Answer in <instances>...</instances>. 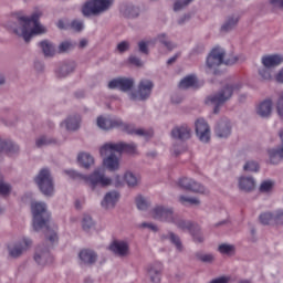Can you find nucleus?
<instances>
[{"label":"nucleus","mask_w":283,"mask_h":283,"mask_svg":"<svg viewBox=\"0 0 283 283\" xmlns=\"http://www.w3.org/2000/svg\"><path fill=\"white\" fill-rule=\"evenodd\" d=\"M231 120H229L227 117H223L217 123L214 127V134L218 136V138H229V136H231Z\"/></svg>","instance_id":"obj_17"},{"label":"nucleus","mask_w":283,"mask_h":283,"mask_svg":"<svg viewBox=\"0 0 283 283\" xmlns=\"http://www.w3.org/2000/svg\"><path fill=\"white\" fill-rule=\"evenodd\" d=\"M54 143H56V142L53 138H50L45 135H42L35 139V146L38 148L48 147V145H52Z\"/></svg>","instance_id":"obj_40"},{"label":"nucleus","mask_w":283,"mask_h":283,"mask_svg":"<svg viewBox=\"0 0 283 283\" xmlns=\"http://www.w3.org/2000/svg\"><path fill=\"white\" fill-rule=\"evenodd\" d=\"M195 258L198 262L203 264H213L216 262V256L212 253H205L202 251L196 252Z\"/></svg>","instance_id":"obj_35"},{"label":"nucleus","mask_w":283,"mask_h":283,"mask_svg":"<svg viewBox=\"0 0 283 283\" xmlns=\"http://www.w3.org/2000/svg\"><path fill=\"white\" fill-rule=\"evenodd\" d=\"M39 46L41 48L46 59H52V56L56 54V49L54 48V44H52V42L48 40H43L42 42H40Z\"/></svg>","instance_id":"obj_32"},{"label":"nucleus","mask_w":283,"mask_h":283,"mask_svg":"<svg viewBox=\"0 0 283 283\" xmlns=\"http://www.w3.org/2000/svg\"><path fill=\"white\" fill-rule=\"evenodd\" d=\"M239 189L241 191H253L255 189V179L253 177H240Z\"/></svg>","instance_id":"obj_30"},{"label":"nucleus","mask_w":283,"mask_h":283,"mask_svg":"<svg viewBox=\"0 0 283 283\" xmlns=\"http://www.w3.org/2000/svg\"><path fill=\"white\" fill-rule=\"evenodd\" d=\"M109 250L115 253V255L125 258V255H129V243L125 241H114L109 245Z\"/></svg>","instance_id":"obj_22"},{"label":"nucleus","mask_w":283,"mask_h":283,"mask_svg":"<svg viewBox=\"0 0 283 283\" xmlns=\"http://www.w3.org/2000/svg\"><path fill=\"white\" fill-rule=\"evenodd\" d=\"M193 0H177L174 6L175 12H180L184 8H187Z\"/></svg>","instance_id":"obj_51"},{"label":"nucleus","mask_w":283,"mask_h":283,"mask_svg":"<svg viewBox=\"0 0 283 283\" xmlns=\"http://www.w3.org/2000/svg\"><path fill=\"white\" fill-rule=\"evenodd\" d=\"M136 85L134 77H117L108 82V90H118L119 92H132Z\"/></svg>","instance_id":"obj_12"},{"label":"nucleus","mask_w":283,"mask_h":283,"mask_svg":"<svg viewBox=\"0 0 283 283\" xmlns=\"http://www.w3.org/2000/svg\"><path fill=\"white\" fill-rule=\"evenodd\" d=\"M243 169L245 171L258 172V171H260V164H258V161H255V160H249L243 166Z\"/></svg>","instance_id":"obj_47"},{"label":"nucleus","mask_w":283,"mask_h":283,"mask_svg":"<svg viewBox=\"0 0 283 283\" xmlns=\"http://www.w3.org/2000/svg\"><path fill=\"white\" fill-rule=\"evenodd\" d=\"M182 151H185V145L184 144H175L172 146V153L175 154V156H180V154H182Z\"/></svg>","instance_id":"obj_59"},{"label":"nucleus","mask_w":283,"mask_h":283,"mask_svg":"<svg viewBox=\"0 0 283 283\" xmlns=\"http://www.w3.org/2000/svg\"><path fill=\"white\" fill-rule=\"evenodd\" d=\"M138 14H140V9L134 6H128L124 11V15H126L128 19H136Z\"/></svg>","instance_id":"obj_44"},{"label":"nucleus","mask_w":283,"mask_h":283,"mask_svg":"<svg viewBox=\"0 0 283 283\" xmlns=\"http://www.w3.org/2000/svg\"><path fill=\"white\" fill-rule=\"evenodd\" d=\"M179 202L180 205H184V207H187V205H191L192 207L200 206V199L185 195L179 196Z\"/></svg>","instance_id":"obj_38"},{"label":"nucleus","mask_w":283,"mask_h":283,"mask_svg":"<svg viewBox=\"0 0 283 283\" xmlns=\"http://www.w3.org/2000/svg\"><path fill=\"white\" fill-rule=\"evenodd\" d=\"M76 48L75 43H72V41H64L60 43L59 45V54H65V52H70Z\"/></svg>","instance_id":"obj_42"},{"label":"nucleus","mask_w":283,"mask_h":283,"mask_svg":"<svg viewBox=\"0 0 283 283\" xmlns=\"http://www.w3.org/2000/svg\"><path fill=\"white\" fill-rule=\"evenodd\" d=\"M97 126L99 129L104 130L114 129V127H122L127 134H136V136H144L145 138H151V136H154L151 132H147L143 128L135 129L134 126L123 123L119 118L98 117Z\"/></svg>","instance_id":"obj_3"},{"label":"nucleus","mask_w":283,"mask_h":283,"mask_svg":"<svg viewBox=\"0 0 283 283\" xmlns=\"http://www.w3.org/2000/svg\"><path fill=\"white\" fill-rule=\"evenodd\" d=\"M143 229H150V231H158V227H156L154 223H147L144 222L140 224Z\"/></svg>","instance_id":"obj_63"},{"label":"nucleus","mask_w":283,"mask_h":283,"mask_svg":"<svg viewBox=\"0 0 283 283\" xmlns=\"http://www.w3.org/2000/svg\"><path fill=\"white\" fill-rule=\"evenodd\" d=\"M172 224H176L177 229H180V231L188 233H191L196 229V226H193L191 221L185 220L178 214L175 217Z\"/></svg>","instance_id":"obj_26"},{"label":"nucleus","mask_w":283,"mask_h":283,"mask_svg":"<svg viewBox=\"0 0 283 283\" xmlns=\"http://www.w3.org/2000/svg\"><path fill=\"white\" fill-rule=\"evenodd\" d=\"M82 228L83 231H90L94 228V220H92V217L85 214L82 219Z\"/></svg>","instance_id":"obj_46"},{"label":"nucleus","mask_w":283,"mask_h":283,"mask_svg":"<svg viewBox=\"0 0 283 283\" xmlns=\"http://www.w3.org/2000/svg\"><path fill=\"white\" fill-rule=\"evenodd\" d=\"M219 253L222 255H231L235 251V245L229 243H222L218 248Z\"/></svg>","instance_id":"obj_43"},{"label":"nucleus","mask_w":283,"mask_h":283,"mask_svg":"<svg viewBox=\"0 0 283 283\" xmlns=\"http://www.w3.org/2000/svg\"><path fill=\"white\" fill-rule=\"evenodd\" d=\"M114 154H116V151H108L107 155H102V156H108L103 160V164L108 171H118L120 167V161L118 157Z\"/></svg>","instance_id":"obj_21"},{"label":"nucleus","mask_w":283,"mask_h":283,"mask_svg":"<svg viewBox=\"0 0 283 283\" xmlns=\"http://www.w3.org/2000/svg\"><path fill=\"white\" fill-rule=\"evenodd\" d=\"M61 127H65L66 132H76L81 128V115H71L61 123Z\"/></svg>","instance_id":"obj_23"},{"label":"nucleus","mask_w":283,"mask_h":283,"mask_svg":"<svg viewBox=\"0 0 283 283\" xmlns=\"http://www.w3.org/2000/svg\"><path fill=\"white\" fill-rule=\"evenodd\" d=\"M128 63L130 65H135V67H143V61L139 57H136L134 55H130L128 57Z\"/></svg>","instance_id":"obj_55"},{"label":"nucleus","mask_w":283,"mask_h":283,"mask_svg":"<svg viewBox=\"0 0 283 283\" xmlns=\"http://www.w3.org/2000/svg\"><path fill=\"white\" fill-rule=\"evenodd\" d=\"M66 176H70L73 180H82L85 185L96 191L98 187H109L112 185V178L105 176V171L101 168H96L91 175H83L76 170H64Z\"/></svg>","instance_id":"obj_2"},{"label":"nucleus","mask_w":283,"mask_h":283,"mask_svg":"<svg viewBox=\"0 0 283 283\" xmlns=\"http://www.w3.org/2000/svg\"><path fill=\"white\" fill-rule=\"evenodd\" d=\"M71 28H72V30H75V32H81V30H83V28H84L83 21H81V20H73L71 22Z\"/></svg>","instance_id":"obj_57"},{"label":"nucleus","mask_w":283,"mask_h":283,"mask_svg":"<svg viewBox=\"0 0 283 283\" xmlns=\"http://www.w3.org/2000/svg\"><path fill=\"white\" fill-rule=\"evenodd\" d=\"M261 63L265 70H273L279 67V65L283 64V55L282 54H266L261 59Z\"/></svg>","instance_id":"obj_19"},{"label":"nucleus","mask_w":283,"mask_h":283,"mask_svg":"<svg viewBox=\"0 0 283 283\" xmlns=\"http://www.w3.org/2000/svg\"><path fill=\"white\" fill-rule=\"evenodd\" d=\"M119 198H120V195L117 191H109L104 196L101 205L103 209H114Z\"/></svg>","instance_id":"obj_24"},{"label":"nucleus","mask_w":283,"mask_h":283,"mask_svg":"<svg viewBox=\"0 0 283 283\" xmlns=\"http://www.w3.org/2000/svg\"><path fill=\"white\" fill-rule=\"evenodd\" d=\"M124 180L126 185H128V187H136V185H138V182L140 181V178L136 176L134 172L127 171L124 175Z\"/></svg>","instance_id":"obj_39"},{"label":"nucleus","mask_w":283,"mask_h":283,"mask_svg":"<svg viewBox=\"0 0 283 283\" xmlns=\"http://www.w3.org/2000/svg\"><path fill=\"white\" fill-rule=\"evenodd\" d=\"M163 274V263L156 262L148 266V275L154 283H160V275Z\"/></svg>","instance_id":"obj_27"},{"label":"nucleus","mask_w":283,"mask_h":283,"mask_svg":"<svg viewBox=\"0 0 283 283\" xmlns=\"http://www.w3.org/2000/svg\"><path fill=\"white\" fill-rule=\"evenodd\" d=\"M178 213H175L174 208L167 206H157L151 211V217L154 220H159V222H168L174 224Z\"/></svg>","instance_id":"obj_10"},{"label":"nucleus","mask_w":283,"mask_h":283,"mask_svg":"<svg viewBox=\"0 0 283 283\" xmlns=\"http://www.w3.org/2000/svg\"><path fill=\"white\" fill-rule=\"evenodd\" d=\"M281 139V147L271 148L268 150L269 163L270 165H280L283 158V129L279 133Z\"/></svg>","instance_id":"obj_18"},{"label":"nucleus","mask_w":283,"mask_h":283,"mask_svg":"<svg viewBox=\"0 0 283 283\" xmlns=\"http://www.w3.org/2000/svg\"><path fill=\"white\" fill-rule=\"evenodd\" d=\"M12 191V186L6 184L3 179H0V196H8Z\"/></svg>","instance_id":"obj_52"},{"label":"nucleus","mask_w":283,"mask_h":283,"mask_svg":"<svg viewBox=\"0 0 283 283\" xmlns=\"http://www.w3.org/2000/svg\"><path fill=\"white\" fill-rule=\"evenodd\" d=\"M273 189V184L271 181H263L260 186V191L266 193Z\"/></svg>","instance_id":"obj_54"},{"label":"nucleus","mask_w":283,"mask_h":283,"mask_svg":"<svg viewBox=\"0 0 283 283\" xmlns=\"http://www.w3.org/2000/svg\"><path fill=\"white\" fill-rule=\"evenodd\" d=\"M31 211L33 213V229L34 231H41V229H48L50 222V212H48V205L45 202H33L31 205Z\"/></svg>","instance_id":"obj_5"},{"label":"nucleus","mask_w":283,"mask_h":283,"mask_svg":"<svg viewBox=\"0 0 283 283\" xmlns=\"http://www.w3.org/2000/svg\"><path fill=\"white\" fill-rule=\"evenodd\" d=\"M224 56H227V51H224V49L220 46L213 48L206 60L208 70H218L220 65H224Z\"/></svg>","instance_id":"obj_11"},{"label":"nucleus","mask_w":283,"mask_h":283,"mask_svg":"<svg viewBox=\"0 0 283 283\" xmlns=\"http://www.w3.org/2000/svg\"><path fill=\"white\" fill-rule=\"evenodd\" d=\"M260 76L263 81H273V75H271V72H261Z\"/></svg>","instance_id":"obj_64"},{"label":"nucleus","mask_w":283,"mask_h":283,"mask_svg":"<svg viewBox=\"0 0 283 283\" xmlns=\"http://www.w3.org/2000/svg\"><path fill=\"white\" fill-rule=\"evenodd\" d=\"M19 145L14 144V142H3L0 139V151H6L9 156H14V154H19Z\"/></svg>","instance_id":"obj_29"},{"label":"nucleus","mask_w":283,"mask_h":283,"mask_svg":"<svg viewBox=\"0 0 283 283\" xmlns=\"http://www.w3.org/2000/svg\"><path fill=\"white\" fill-rule=\"evenodd\" d=\"M259 220L264 227L275 226V212H262L259 216Z\"/></svg>","instance_id":"obj_34"},{"label":"nucleus","mask_w":283,"mask_h":283,"mask_svg":"<svg viewBox=\"0 0 283 283\" xmlns=\"http://www.w3.org/2000/svg\"><path fill=\"white\" fill-rule=\"evenodd\" d=\"M196 83H198V80H196V76L188 75L179 83V90H189V87H196Z\"/></svg>","instance_id":"obj_37"},{"label":"nucleus","mask_w":283,"mask_h":283,"mask_svg":"<svg viewBox=\"0 0 283 283\" xmlns=\"http://www.w3.org/2000/svg\"><path fill=\"white\" fill-rule=\"evenodd\" d=\"M272 8L283 10V0H270Z\"/></svg>","instance_id":"obj_60"},{"label":"nucleus","mask_w":283,"mask_h":283,"mask_svg":"<svg viewBox=\"0 0 283 283\" xmlns=\"http://www.w3.org/2000/svg\"><path fill=\"white\" fill-rule=\"evenodd\" d=\"M77 163L83 169H90L94 167V157L90 153H81L77 156Z\"/></svg>","instance_id":"obj_28"},{"label":"nucleus","mask_w":283,"mask_h":283,"mask_svg":"<svg viewBox=\"0 0 283 283\" xmlns=\"http://www.w3.org/2000/svg\"><path fill=\"white\" fill-rule=\"evenodd\" d=\"M128 50H129V42L123 41L117 44V51L119 52V54H123V53L127 52Z\"/></svg>","instance_id":"obj_58"},{"label":"nucleus","mask_w":283,"mask_h":283,"mask_svg":"<svg viewBox=\"0 0 283 283\" xmlns=\"http://www.w3.org/2000/svg\"><path fill=\"white\" fill-rule=\"evenodd\" d=\"M242 55H235L233 53L224 55L223 57V65H235V63H238L239 61H242Z\"/></svg>","instance_id":"obj_41"},{"label":"nucleus","mask_w":283,"mask_h":283,"mask_svg":"<svg viewBox=\"0 0 283 283\" xmlns=\"http://www.w3.org/2000/svg\"><path fill=\"white\" fill-rule=\"evenodd\" d=\"M32 247V240L29 238H24L22 241L17 243H10L7 245L8 253L10 258L17 259L21 258L27 250Z\"/></svg>","instance_id":"obj_13"},{"label":"nucleus","mask_w":283,"mask_h":283,"mask_svg":"<svg viewBox=\"0 0 283 283\" xmlns=\"http://www.w3.org/2000/svg\"><path fill=\"white\" fill-rule=\"evenodd\" d=\"M157 39L159 43H161L163 45H165V48H167V50H174L176 48V44L169 41V39L167 38V34L165 33L159 34Z\"/></svg>","instance_id":"obj_45"},{"label":"nucleus","mask_w":283,"mask_h":283,"mask_svg":"<svg viewBox=\"0 0 283 283\" xmlns=\"http://www.w3.org/2000/svg\"><path fill=\"white\" fill-rule=\"evenodd\" d=\"M178 185L181 189H186V191H191L192 193H209V190L202 184L188 177L180 178Z\"/></svg>","instance_id":"obj_14"},{"label":"nucleus","mask_w":283,"mask_h":283,"mask_svg":"<svg viewBox=\"0 0 283 283\" xmlns=\"http://www.w3.org/2000/svg\"><path fill=\"white\" fill-rule=\"evenodd\" d=\"M190 234L193 238V242H196L197 244H202V242H205V237L200 232V228L195 227V229L190 232Z\"/></svg>","instance_id":"obj_48"},{"label":"nucleus","mask_w":283,"mask_h":283,"mask_svg":"<svg viewBox=\"0 0 283 283\" xmlns=\"http://www.w3.org/2000/svg\"><path fill=\"white\" fill-rule=\"evenodd\" d=\"M196 134L201 143H209L211 140V128L205 118H198L195 122Z\"/></svg>","instance_id":"obj_15"},{"label":"nucleus","mask_w":283,"mask_h":283,"mask_svg":"<svg viewBox=\"0 0 283 283\" xmlns=\"http://www.w3.org/2000/svg\"><path fill=\"white\" fill-rule=\"evenodd\" d=\"M273 112V101L264 99L256 106V114L261 118H269Z\"/></svg>","instance_id":"obj_25"},{"label":"nucleus","mask_w":283,"mask_h":283,"mask_svg":"<svg viewBox=\"0 0 283 283\" xmlns=\"http://www.w3.org/2000/svg\"><path fill=\"white\" fill-rule=\"evenodd\" d=\"M34 261L40 266H48V264H52L54 262V258L50 253V249L39 245L35 250Z\"/></svg>","instance_id":"obj_16"},{"label":"nucleus","mask_w":283,"mask_h":283,"mask_svg":"<svg viewBox=\"0 0 283 283\" xmlns=\"http://www.w3.org/2000/svg\"><path fill=\"white\" fill-rule=\"evenodd\" d=\"M240 21V17L238 15H231L229 17L226 22L221 27V32H231L235 25H238V22Z\"/></svg>","instance_id":"obj_36"},{"label":"nucleus","mask_w":283,"mask_h":283,"mask_svg":"<svg viewBox=\"0 0 283 283\" xmlns=\"http://www.w3.org/2000/svg\"><path fill=\"white\" fill-rule=\"evenodd\" d=\"M138 48H139V52H142V54H149V48L147 46V43L142 41L138 43Z\"/></svg>","instance_id":"obj_61"},{"label":"nucleus","mask_w":283,"mask_h":283,"mask_svg":"<svg viewBox=\"0 0 283 283\" xmlns=\"http://www.w3.org/2000/svg\"><path fill=\"white\" fill-rule=\"evenodd\" d=\"M242 85L240 84H227L224 88H221L219 92L209 95L206 98V105H214L213 114L220 113V106L224 105L228 101H231L233 92L240 90Z\"/></svg>","instance_id":"obj_4"},{"label":"nucleus","mask_w":283,"mask_h":283,"mask_svg":"<svg viewBox=\"0 0 283 283\" xmlns=\"http://www.w3.org/2000/svg\"><path fill=\"white\" fill-rule=\"evenodd\" d=\"M276 111H277L279 116H281V118H283V92L279 96V101L276 103Z\"/></svg>","instance_id":"obj_56"},{"label":"nucleus","mask_w":283,"mask_h":283,"mask_svg":"<svg viewBox=\"0 0 283 283\" xmlns=\"http://www.w3.org/2000/svg\"><path fill=\"white\" fill-rule=\"evenodd\" d=\"M154 92V82L149 78H142L137 84V90L132 91L128 96L130 101H149Z\"/></svg>","instance_id":"obj_8"},{"label":"nucleus","mask_w":283,"mask_h":283,"mask_svg":"<svg viewBox=\"0 0 283 283\" xmlns=\"http://www.w3.org/2000/svg\"><path fill=\"white\" fill-rule=\"evenodd\" d=\"M161 240H169L171 244H174L177 249V251L182 252V241L180 240V237L174 232H168L166 234H161Z\"/></svg>","instance_id":"obj_33"},{"label":"nucleus","mask_w":283,"mask_h":283,"mask_svg":"<svg viewBox=\"0 0 283 283\" xmlns=\"http://www.w3.org/2000/svg\"><path fill=\"white\" fill-rule=\"evenodd\" d=\"M138 149V146L135 143H107L104 144L101 148H99V154L101 156H105L108 154V151H116L117 154H123V151L125 154H136Z\"/></svg>","instance_id":"obj_9"},{"label":"nucleus","mask_w":283,"mask_h":283,"mask_svg":"<svg viewBox=\"0 0 283 283\" xmlns=\"http://www.w3.org/2000/svg\"><path fill=\"white\" fill-rule=\"evenodd\" d=\"M78 258L84 264H94L98 255H96V253L92 250H82Z\"/></svg>","instance_id":"obj_31"},{"label":"nucleus","mask_w":283,"mask_h":283,"mask_svg":"<svg viewBox=\"0 0 283 283\" xmlns=\"http://www.w3.org/2000/svg\"><path fill=\"white\" fill-rule=\"evenodd\" d=\"M35 185H38L43 196H54V179L52 178L50 169L43 168L40 170V172L35 177Z\"/></svg>","instance_id":"obj_7"},{"label":"nucleus","mask_w":283,"mask_h":283,"mask_svg":"<svg viewBox=\"0 0 283 283\" xmlns=\"http://www.w3.org/2000/svg\"><path fill=\"white\" fill-rule=\"evenodd\" d=\"M113 4L114 0H90L83 6L82 13L84 17H98L107 12Z\"/></svg>","instance_id":"obj_6"},{"label":"nucleus","mask_w":283,"mask_h":283,"mask_svg":"<svg viewBox=\"0 0 283 283\" xmlns=\"http://www.w3.org/2000/svg\"><path fill=\"white\" fill-rule=\"evenodd\" d=\"M275 226L283 224V209H277L274 211Z\"/></svg>","instance_id":"obj_53"},{"label":"nucleus","mask_w":283,"mask_h":283,"mask_svg":"<svg viewBox=\"0 0 283 283\" xmlns=\"http://www.w3.org/2000/svg\"><path fill=\"white\" fill-rule=\"evenodd\" d=\"M136 206L139 211H145L149 207V201H147L143 196H138L136 198Z\"/></svg>","instance_id":"obj_49"},{"label":"nucleus","mask_w":283,"mask_h":283,"mask_svg":"<svg viewBox=\"0 0 283 283\" xmlns=\"http://www.w3.org/2000/svg\"><path fill=\"white\" fill-rule=\"evenodd\" d=\"M42 15L43 13L41 11H35L31 17H15L6 23V28L17 36H21L28 43L32 36L44 34L45 28L39 22Z\"/></svg>","instance_id":"obj_1"},{"label":"nucleus","mask_w":283,"mask_h":283,"mask_svg":"<svg viewBox=\"0 0 283 283\" xmlns=\"http://www.w3.org/2000/svg\"><path fill=\"white\" fill-rule=\"evenodd\" d=\"M62 72H74L76 70V62L74 61H64L61 65Z\"/></svg>","instance_id":"obj_50"},{"label":"nucleus","mask_w":283,"mask_h":283,"mask_svg":"<svg viewBox=\"0 0 283 283\" xmlns=\"http://www.w3.org/2000/svg\"><path fill=\"white\" fill-rule=\"evenodd\" d=\"M171 136L176 138V140H189V138H191V128H189L187 124H182L171 130Z\"/></svg>","instance_id":"obj_20"},{"label":"nucleus","mask_w":283,"mask_h":283,"mask_svg":"<svg viewBox=\"0 0 283 283\" xmlns=\"http://www.w3.org/2000/svg\"><path fill=\"white\" fill-rule=\"evenodd\" d=\"M231 279L228 276H220L217 279H213L210 283H229Z\"/></svg>","instance_id":"obj_62"}]
</instances>
